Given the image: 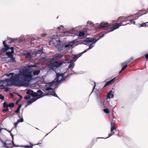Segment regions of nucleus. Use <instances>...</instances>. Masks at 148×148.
<instances>
[{
  "mask_svg": "<svg viewBox=\"0 0 148 148\" xmlns=\"http://www.w3.org/2000/svg\"><path fill=\"white\" fill-rule=\"evenodd\" d=\"M14 103L13 102H12V103H10L8 105V107L12 108L14 107Z\"/></svg>",
  "mask_w": 148,
  "mask_h": 148,
  "instance_id": "31",
  "label": "nucleus"
},
{
  "mask_svg": "<svg viewBox=\"0 0 148 148\" xmlns=\"http://www.w3.org/2000/svg\"><path fill=\"white\" fill-rule=\"evenodd\" d=\"M38 99V98H36V97H34V98H32L27 103V105H29L32 104L33 102L35 101L36 100Z\"/></svg>",
  "mask_w": 148,
  "mask_h": 148,
  "instance_id": "17",
  "label": "nucleus"
},
{
  "mask_svg": "<svg viewBox=\"0 0 148 148\" xmlns=\"http://www.w3.org/2000/svg\"><path fill=\"white\" fill-rule=\"evenodd\" d=\"M55 73L56 75V79L52 82L47 83V86L49 85L51 86H54V85L57 84L59 83L66 80V78H67L70 75L76 74L73 71V73H71L69 74L68 76L66 77H64V75L65 73L60 74L56 72Z\"/></svg>",
  "mask_w": 148,
  "mask_h": 148,
  "instance_id": "2",
  "label": "nucleus"
},
{
  "mask_svg": "<svg viewBox=\"0 0 148 148\" xmlns=\"http://www.w3.org/2000/svg\"><path fill=\"white\" fill-rule=\"evenodd\" d=\"M58 49L59 51L63 50L65 49L64 45H61L59 46L58 47Z\"/></svg>",
  "mask_w": 148,
  "mask_h": 148,
  "instance_id": "24",
  "label": "nucleus"
},
{
  "mask_svg": "<svg viewBox=\"0 0 148 148\" xmlns=\"http://www.w3.org/2000/svg\"><path fill=\"white\" fill-rule=\"evenodd\" d=\"M77 41V40H75L71 41L69 44H66L64 45L65 49L66 50H69L72 48V47L75 43Z\"/></svg>",
  "mask_w": 148,
  "mask_h": 148,
  "instance_id": "9",
  "label": "nucleus"
},
{
  "mask_svg": "<svg viewBox=\"0 0 148 148\" xmlns=\"http://www.w3.org/2000/svg\"><path fill=\"white\" fill-rule=\"evenodd\" d=\"M147 23H148V22L143 23L141 24H140L139 26H140V27H143L145 26H147V25L148 26V25H146V24Z\"/></svg>",
  "mask_w": 148,
  "mask_h": 148,
  "instance_id": "30",
  "label": "nucleus"
},
{
  "mask_svg": "<svg viewBox=\"0 0 148 148\" xmlns=\"http://www.w3.org/2000/svg\"><path fill=\"white\" fill-rule=\"evenodd\" d=\"M130 22L127 23L125 25H127V24H135V22L134 21V20H131L130 21Z\"/></svg>",
  "mask_w": 148,
  "mask_h": 148,
  "instance_id": "25",
  "label": "nucleus"
},
{
  "mask_svg": "<svg viewBox=\"0 0 148 148\" xmlns=\"http://www.w3.org/2000/svg\"><path fill=\"white\" fill-rule=\"evenodd\" d=\"M8 110H9L8 108H7L6 109H3L2 110V111L3 112H6L8 111Z\"/></svg>",
  "mask_w": 148,
  "mask_h": 148,
  "instance_id": "43",
  "label": "nucleus"
},
{
  "mask_svg": "<svg viewBox=\"0 0 148 148\" xmlns=\"http://www.w3.org/2000/svg\"><path fill=\"white\" fill-rule=\"evenodd\" d=\"M62 55L60 54L56 55H54L53 56V57L52 58V60H56L58 58H62Z\"/></svg>",
  "mask_w": 148,
  "mask_h": 148,
  "instance_id": "19",
  "label": "nucleus"
},
{
  "mask_svg": "<svg viewBox=\"0 0 148 148\" xmlns=\"http://www.w3.org/2000/svg\"><path fill=\"white\" fill-rule=\"evenodd\" d=\"M18 96L19 97V101H20L21 99H22V97L20 95H18Z\"/></svg>",
  "mask_w": 148,
  "mask_h": 148,
  "instance_id": "48",
  "label": "nucleus"
},
{
  "mask_svg": "<svg viewBox=\"0 0 148 148\" xmlns=\"http://www.w3.org/2000/svg\"><path fill=\"white\" fill-rule=\"evenodd\" d=\"M114 95L113 94H112V93L111 95V96H110L111 98H113L114 97Z\"/></svg>",
  "mask_w": 148,
  "mask_h": 148,
  "instance_id": "49",
  "label": "nucleus"
},
{
  "mask_svg": "<svg viewBox=\"0 0 148 148\" xmlns=\"http://www.w3.org/2000/svg\"><path fill=\"white\" fill-rule=\"evenodd\" d=\"M36 65H29L27 66H25L22 68L20 72V74H15L14 75V73H11L9 74H6V75L7 76H11L9 79H5L4 80L5 82L7 83L6 86H11L13 85L17 86H24L25 85L24 81L20 80L21 75L24 77L25 78L31 79L32 75V73L33 71L31 70L29 68L32 67H36Z\"/></svg>",
  "mask_w": 148,
  "mask_h": 148,
  "instance_id": "1",
  "label": "nucleus"
},
{
  "mask_svg": "<svg viewBox=\"0 0 148 148\" xmlns=\"http://www.w3.org/2000/svg\"><path fill=\"white\" fill-rule=\"evenodd\" d=\"M84 36V33L82 32H79L78 36L79 37H82Z\"/></svg>",
  "mask_w": 148,
  "mask_h": 148,
  "instance_id": "29",
  "label": "nucleus"
},
{
  "mask_svg": "<svg viewBox=\"0 0 148 148\" xmlns=\"http://www.w3.org/2000/svg\"><path fill=\"white\" fill-rule=\"evenodd\" d=\"M10 59L9 60V62H13L15 61V59L13 57H12L11 58H10Z\"/></svg>",
  "mask_w": 148,
  "mask_h": 148,
  "instance_id": "35",
  "label": "nucleus"
},
{
  "mask_svg": "<svg viewBox=\"0 0 148 148\" xmlns=\"http://www.w3.org/2000/svg\"><path fill=\"white\" fill-rule=\"evenodd\" d=\"M105 34H102L101 36H99V38L98 39H99L100 38H101L104 37V36Z\"/></svg>",
  "mask_w": 148,
  "mask_h": 148,
  "instance_id": "44",
  "label": "nucleus"
},
{
  "mask_svg": "<svg viewBox=\"0 0 148 148\" xmlns=\"http://www.w3.org/2000/svg\"><path fill=\"white\" fill-rule=\"evenodd\" d=\"M12 136V139H13V136Z\"/></svg>",
  "mask_w": 148,
  "mask_h": 148,
  "instance_id": "56",
  "label": "nucleus"
},
{
  "mask_svg": "<svg viewBox=\"0 0 148 148\" xmlns=\"http://www.w3.org/2000/svg\"><path fill=\"white\" fill-rule=\"evenodd\" d=\"M47 85H45V87L43 88L42 89V90L44 92H45L46 91H47V92H49V91H51L52 92H53V94H51L50 93H47L45 95H51L53 96L57 97L59 99L60 98L57 95L56 93L55 92H54V91L53 89V87L54 86H47Z\"/></svg>",
  "mask_w": 148,
  "mask_h": 148,
  "instance_id": "6",
  "label": "nucleus"
},
{
  "mask_svg": "<svg viewBox=\"0 0 148 148\" xmlns=\"http://www.w3.org/2000/svg\"><path fill=\"white\" fill-rule=\"evenodd\" d=\"M8 40H11L12 42H14L17 39V38H8Z\"/></svg>",
  "mask_w": 148,
  "mask_h": 148,
  "instance_id": "33",
  "label": "nucleus"
},
{
  "mask_svg": "<svg viewBox=\"0 0 148 148\" xmlns=\"http://www.w3.org/2000/svg\"><path fill=\"white\" fill-rule=\"evenodd\" d=\"M111 132L113 133L112 134H114V132L113 131L114 130H116L115 128V126L114 125H113L111 123Z\"/></svg>",
  "mask_w": 148,
  "mask_h": 148,
  "instance_id": "21",
  "label": "nucleus"
},
{
  "mask_svg": "<svg viewBox=\"0 0 148 148\" xmlns=\"http://www.w3.org/2000/svg\"><path fill=\"white\" fill-rule=\"evenodd\" d=\"M6 41L4 40L3 42V44L4 47L2 48L1 50L2 52H5L8 50L10 49V47L6 44Z\"/></svg>",
  "mask_w": 148,
  "mask_h": 148,
  "instance_id": "13",
  "label": "nucleus"
},
{
  "mask_svg": "<svg viewBox=\"0 0 148 148\" xmlns=\"http://www.w3.org/2000/svg\"><path fill=\"white\" fill-rule=\"evenodd\" d=\"M30 98V96L29 95L25 96L24 97V99H28Z\"/></svg>",
  "mask_w": 148,
  "mask_h": 148,
  "instance_id": "40",
  "label": "nucleus"
},
{
  "mask_svg": "<svg viewBox=\"0 0 148 148\" xmlns=\"http://www.w3.org/2000/svg\"><path fill=\"white\" fill-rule=\"evenodd\" d=\"M21 147H25L26 148H30L31 146L29 145H24V146H21Z\"/></svg>",
  "mask_w": 148,
  "mask_h": 148,
  "instance_id": "41",
  "label": "nucleus"
},
{
  "mask_svg": "<svg viewBox=\"0 0 148 148\" xmlns=\"http://www.w3.org/2000/svg\"><path fill=\"white\" fill-rule=\"evenodd\" d=\"M20 41H22V40L21 39H19Z\"/></svg>",
  "mask_w": 148,
  "mask_h": 148,
  "instance_id": "55",
  "label": "nucleus"
},
{
  "mask_svg": "<svg viewBox=\"0 0 148 148\" xmlns=\"http://www.w3.org/2000/svg\"><path fill=\"white\" fill-rule=\"evenodd\" d=\"M1 130H0V132H1Z\"/></svg>",
  "mask_w": 148,
  "mask_h": 148,
  "instance_id": "61",
  "label": "nucleus"
},
{
  "mask_svg": "<svg viewBox=\"0 0 148 148\" xmlns=\"http://www.w3.org/2000/svg\"><path fill=\"white\" fill-rule=\"evenodd\" d=\"M93 83L94 84V86H93V87L92 91H93L94 89H95V85H96V84H95V82H93Z\"/></svg>",
  "mask_w": 148,
  "mask_h": 148,
  "instance_id": "45",
  "label": "nucleus"
},
{
  "mask_svg": "<svg viewBox=\"0 0 148 148\" xmlns=\"http://www.w3.org/2000/svg\"><path fill=\"white\" fill-rule=\"evenodd\" d=\"M63 27V26L62 25H61V26H60V27H58V30H60V28H61V27Z\"/></svg>",
  "mask_w": 148,
  "mask_h": 148,
  "instance_id": "51",
  "label": "nucleus"
},
{
  "mask_svg": "<svg viewBox=\"0 0 148 148\" xmlns=\"http://www.w3.org/2000/svg\"><path fill=\"white\" fill-rule=\"evenodd\" d=\"M145 57L147 59H148V54H146L145 55Z\"/></svg>",
  "mask_w": 148,
  "mask_h": 148,
  "instance_id": "50",
  "label": "nucleus"
},
{
  "mask_svg": "<svg viewBox=\"0 0 148 148\" xmlns=\"http://www.w3.org/2000/svg\"><path fill=\"white\" fill-rule=\"evenodd\" d=\"M45 35H46L45 34H42V35L44 36H45Z\"/></svg>",
  "mask_w": 148,
  "mask_h": 148,
  "instance_id": "57",
  "label": "nucleus"
},
{
  "mask_svg": "<svg viewBox=\"0 0 148 148\" xmlns=\"http://www.w3.org/2000/svg\"><path fill=\"white\" fill-rule=\"evenodd\" d=\"M69 60L66 61V62H67L66 63H68L70 64L68 68L69 69H70L71 67H74L75 65V64L73 62H72V61L69 60Z\"/></svg>",
  "mask_w": 148,
  "mask_h": 148,
  "instance_id": "16",
  "label": "nucleus"
},
{
  "mask_svg": "<svg viewBox=\"0 0 148 148\" xmlns=\"http://www.w3.org/2000/svg\"><path fill=\"white\" fill-rule=\"evenodd\" d=\"M112 90H110L109 92L107 93V99H110L111 98L110 96L111 94V93H112Z\"/></svg>",
  "mask_w": 148,
  "mask_h": 148,
  "instance_id": "23",
  "label": "nucleus"
},
{
  "mask_svg": "<svg viewBox=\"0 0 148 148\" xmlns=\"http://www.w3.org/2000/svg\"><path fill=\"white\" fill-rule=\"evenodd\" d=\"M133 16V15H130V16H128L127 17H130V16Z\"/></svg>",
  "mask_w": 148,
  "mask_h": 148,
  "instance_id": "54",
  "label": "nucleus"
},
{
  "mask_svg": "<svg viewBox=\"0 0 148 148\" xmlns=\"http://www.w3.org/2000/svg\"><path fill=\"white\" fill-rule=\"evenodd\" d=\"M17 121V123H18L20 122H23V117H22L21 119L18 120Z\"/></svg>",
  "mask_w": 148,
  "mask_h": 148,
  "instance_id": "38",
  "label": "nucleus"
},
{
  "mask_svg": "<svg viewBox=\"0 0 148 148\" xmlns=\"http://www.w3.org/2000/svg\"><path fill=\"white\" fill-rule=\"evenodd\" d=\"M133 60V58H131L130 60H128L127 62H123L122 63V65H123L125 64H127L129 63L131 60Z\"/></svg>",
  "mask_w": 148,
  "mask_h": 148,
  "instance_id": "27",
  "label": "nucleus"
},
{
  "mask_svg": "<svg viewBox=\"0 0 148 148\" xmlns=\"http://www.w3.org/2000/svg\"><path fill=\"white\" fill-rule=\"evenodd\" d=\"M48 134H46V136L47 135H48Z\"/></svg>",
  "mask_w": 148,
  "mask_h": 148,
  "instance_id": "60",
  "label": "nucleus"
},
{
  "mask_svg": "<svg viewBox=\"0 0 148 148\" xmlns=\"http://www.w3.org/2000/svg\"><path fill=\"white\" fill-rule=\"evenodd\" d=\"M23 55L25 56L27 58H32L31 52L29 51H24L23 53Z\"/></svg>",
  "mask_w": 148,
  "mask_h": 148,
  "instance_id": "15",
  "label": "nucleus"
},
{
  "mask_svg": "<svg viewBox=\"0 0 148 148\" xmlns=\"http://www.w3.org/2000/svg\"><path fill=\"white\" fill-rule=\"evenodd\" d=\"M95 25H96L97 28L99 29L107 27L110 25V24L105 22H102L100 23H96Z\"/></svg>",
  "mask_w": 148,
  "mask_h": 148,
  "instance_id": "8",
  "label": "nucleus"
},
{
  "mask_svg": "<svg viewBox=\"0 0 148 148\" xmlns=\"http://www.w3.org/2000/svg\"><path fill=\"white\" fill-rule=\"evenodd\" d=\"M36 128L38 130V128Z\"/></svg>",
  "mask_w": 148,
  "mask_h": 148,
  "instance_id": "59",
  "label": "nucleus"
},
{
  "mask_svg": "<svg viewBox=\"0 0 148 148\" xmlns=\"http://www.w3.org/2000/svg\"><path fill=\"white\" fill-rule=\"evenodd\" d=\"M40 72V71L39 70L35 71L33 72V74L34 75H37L39 74Z\"/></svg>",
  "mask_w": 148,
  "mask_h": 148,
  "instance_id": "22",
  "label": "nucleus"
},
{
  "mask_svg": "<svg viewBox=\"0 0 148 148\" xmlns=\"http://www.w3.org/2000/svg\"><path fill=\"white\" fill-rule=\"evenodd\" d=\"M18 123H17V121L15 123V124H14V127H16L17 125H18Z\"/></svg>",
  "mask_w": 148,
  "mask_h": 148,
  "instance_id": "46",
  "label": "nucleus"
},
{
  "mask_svg": "<svg viewBox=\"0 0 148 148\" xmlns=\"http://www.w3.org/2000/svg\"><path fill=\"white\" fill-rule=\"evenodd\" d=\"M1 141L4 145V146L6 147V148L12 147L14 145L13 141L10 140H1Z\"/></svg>",
  "mask_w": 148,
  "mask_h": 148,
  "instance_id": "7",
  "label": "nucleus"
},
{
  "mask_svg": "<svg viewBox=\"0 0 148 148\" xmlns=\"http://www.w3.org/2000/svg\"><path fill=\"white\" fill-rule=\"evenodd\" d=\"M123 65V66L121 69V71H123L126 68L127 66V64H125Z\"/></svg>",
  "mask_w": 148,
  "mask_h": 148,
  "instance_id": "39",
  "label": "nucleus"
},
{
  "mask_svg": "<svg viewBox=\"0 0 148 148\" xmlns=\"http://www.w3.org/2000/svg\"><path fill=\"white\" fill-rule=\"evenodd\" d=\"M73 33V32L72 31L70 30H67L65 32H63V33L65 34L66 33H68L70 34H72Z\"/></svg>",
  "mask_w": 148,
  "mask_h": 148,
  "instance_id": "28",
  "label": "nucleus"
},
{
  "mask_svg": "<svg viewBox=\"0 0 148 148\" xmlns=\"http://www.w3.org/2000/svg\"><path fill=\"white\" fill-rule=\"evenodd\" d=\"M9 90V89L6 88L5 90V91L6 92H7Z\"/></svg>",
  "mask_w": 148,
  "mask_h": 148,
  "instance_id": "52",
  "label": "nucleus"
},
{
  "mask_svg": "<svg viewBox=\"0 0 148 148\" xmlns=\"http://www.w3.org/2000/svg\"><path fill=\"white\" fill-rule=\"evenodd\" d=\"M113 135V134H108V135H109V136L108 137H107L106 138H103V137H99V138H97L98 139V138H104V139H106V138H109V137L111 136H112V135Z\"/></svg>",
  "mask_w": 148,
  "mask_h": 148,
  "instance_id": "36",
  "label": "nucleus"
},
{
  "mask_svg": "<svg viewBox=\"0 0 148 148\" xmlns=\"http://www.w3.org/2000/svg\"><path fill=\"white\" fill-rule=\"evenodd\" d=\"M3 107L4 108L8 107V105L6 102H5L3 103Z\"/></svg>",
  "mask_w": 148,
  "mask_h": 148,
  "instance_id": "37",
  "label": "nucleus"
},
{
  "mask_svg": "<svg viewBox=\"0 0 148 148\" xmlns=\"http://www.w3.org/2000/svg\"><path fill=\"white\" fill-rule=\"evenodd\" d=\"M35 56L37 57L38 58H39L41 60H44L45 57H41L40 56L43 53L42 49H40L38 50L37 52H36Z\"/></svg>",
  "mask_w": 148,
  "mask_h": 148,
  "instance_id": "10",
  "label": "nucleus"
},
{
  "mask_svg": "<svg viewBox=\"0 0 148 148\" xmlns=\"http://www.w3.org/2000/svg\"><path fill=\"white\" fill-rule=\"evenodd\" d=\"M21 105L20 104L18 106L16 110L15 111V112L17 113H18L19 112L20 110V108H21Z\"/></svg>",
  "mask_w": 148,
  "mask_h": 148,
  "instance_id": "26",
  "label": "nucleus"
},
{
  "mask_svg": "<svg viewBox=\"0 0 148 148\" xmlns=\"http://www.w3.org/2000/svg\"><path fill=\"white\" fill-rule=\"evenodd\" d=\"M50 42L53 44H56L58 45L60 42V40L58 38H52L50 40Z\"/></svg>",
  "mask_w": 148,
  "mask_h": 148,
  "instance_id": "11",
  "label": "nucleus"
},
{
  "mask_svg": "<svg viewBox=\"0 0 148 148\" xmlns=\"http://www.w3.org/2000/svg\"><path fill=\"white\" fill-rule=\"evenodd\" d=\"M29 143L30 144V145L32 147L34 145H38L39 144V143H38V144H35L32 145L31 143L30 142H29Z\"/></svg>",
  "mask_w": 148,
  "mask_h": 148,
  "instance_id": "47",
  "label": "nucleus"
},
{
  "mask_svg": "<svg viewBox=\"0 0 148 148\" xmlns=\"http://www.w3.org/2000/svg\"><path fill=\"white\" fill-rule=\"evenodd\" d=\"M122 71H121V69L119 72V73H120Z\"/></svg>",
  "mask_w": 148,
  "mask_h": 148,
  "instance_id": "53",
  "label": "nucleus"
},
{
  "mask_svg": "<svg viewBox=\"0 0 148 148\" xmlns=\"http://www.w3.org/2000/svg\"><path fill=\"white\" fill-rule=\"evenodd\" d=\"M124 21H122L121 22H120L119 23L116 24L112 26L111 28V30L109 32H112L114 30L118 29L120 26H121L122 25V23Z\"/></svg>",
  "mask_w": 148,
  "mask_h": 148,
  "instance_id": "12",
  "label": "nucleus"
},
{
  "mask_svg": "<svg viewBox=\"0 0 148 148\" xmlns=\"http://www.w3.org/2000/svg\"><path fill=\"white\" fill-rule=\"evenodd\" d=\"M26 93L29 95H31L32 97H35L36 98H39L42 97V96L43 92L40 90H38L37 92H34L33 90H28L26 92Z\"/></svg>",
  "mask_w": 148,
  "mask_h": 148,
  "instance_id": "5",
  "label": "nucleus"
},
{
  "mask_svg": "<svg viewBox=\"0 0 148 148\" xmlns=\"http://www.w3.org/2000/svg\"><path fill=\"white\" fill-rule=\"evenodd\" d=\"M4 97L2 95L0 94V99L3 100L4 99Z\"/></svg>",
  "mask_w": 148,
  "mask_h": 148,
  "instance_id": "42",
  "label": "nucleus"
},
{
  "mask_svg": "<svg viewBox=\"0 0 148 148\" xmlns=\"http://www.w3.org/2000/svg\"><path fill=\"white\" fill-rule=\"evenodd\" d=\"M81 56V55H80V54L78 55H76L73 56V59L70 61H72V62H75Z\"/></svg>",
  "mask_w": 148,
  "mask_h": 148,
  "instance_id": "18",
  "label": "nucleus"
},
{
  "mask_svg": "<svg viewBox=\"0 0 148 148\" xmlns=\"http://www.w3.org/2000/svg\"><path fill=\"white\" fill-rule=\"evenodd\" d=\"M116 78H114L110 80V81L107 82L106 84L104 86H106L109 85H110L112 84L113 82H114V80Z\"/></svg>",
  "mask_w": 148,
  "mask_h": 148,
  "instance_id": "20",
  "label": "nucleus"
},
{
  "mask_svg": "<svg viewBox=\"0 0 148 148\" xmlns=\"http://www.w3.org/2000/svg\"><path fill=\"white\" fill-rule=\"evenodd\" d=\"M10 49L11 50V52L8 51L6 52V55L9 58H11L13 56L12 54H13L14 53V48L12 47H10Z\"/></svg>",
  "mask_w": 148,
  "mask_h": 148,
  "instance_id": "14",
  "label": "nucleus"
},
{
  "mask_svg": "<svg viewBox=\"0 0 148 148\" xmlns=\"http://www.w3.org/2000/svg\"><path fill=\"white\" fill-rule=\"evenodd\" d=\"M103 110L105 113L108 114L109 112V110L107 108L103 109Z\"/></svg>",
  "mask_w": 148,
  "mask_h": 148,
  "instance_id": "34",
  "label": "nucleus"
},
{
  "mask_svg": "<svg viewBox=\"0 0 148 148\" xmlns=\"http://www.w3.org/2000/svg\"><path fill=\"white\" fill-rule=\"evenodd\" d=\"M99 40V39H96L95 38H88L83 40L84 44L87 45L89 47L86 50L84 51L82 53H84L86 51L92 49L95 45L96 42Z\"/></svg>",
  "mask_w": 148,
  "mask_h": 148,
  "instance_id": "3",
  "label": "nucleus"
},
{
  "mask_svg": "<svg viewBox=\"0 0 148 148\" xmlns=\"http://www.w3.org/2000/svg\"><path fill=\"white\" fill-rule=\"evenodd\" d=\"M32 148V147H31V148Z\"/></svg>",
  "mask_w": 148,
  "mask_h": 148,
  "instance_id": "62",
  "label": "nucleus"
},
{
  "mask_svg": "<svg viewBox=\"0 0 148 148\" xmlns=\"http://www.w3.org/2000/svg\"><path fill=\"white\" fill-rule=\"evenodd\" d=\"M100 104L102 106H103L104 105V101L103 99L101 98L100 99Z\"/></svg>",
  "mask_w": 148,
  "mask_h": 148,
  "instance_id": "32",
  "label": "nucleus"
},
{
  "mask_svg": "<svg viewBox=\"0 0 148 148\" xmlns=\"http://www.w3.org/2000/svg\"><path fill=\"white\" fill-rule=\"evenodd\" d=\"M98 97H99L98 95H97V98H98Z\"/></svg>",
  "mask_w": 148,
  "mask_h": 148,
  "instance_id": "58",
  "label": "nucleus"
},
{
  "mask_svg": "<svg viewBox=\"0 0 148 148\" xmlns=\"http://www.w3.org/2000/svg\"><path fill=\"white\" fill-rule=\"evenodd\" d=\"M69 60L68 59H66L65 60L62 61H56L51 63L49 65V66L50 69L53 70L55 72H56V70L57 68L60 67L63 63H66L67 62H66V61Z\"/></svg>",
  "mask_w": 148,
  "mask_h": 148,
  "instance_id": "4",
  "label": "nucleus"
}]
</instances>
